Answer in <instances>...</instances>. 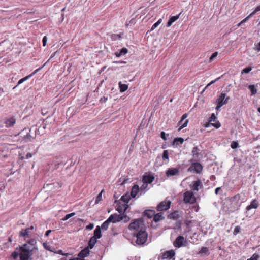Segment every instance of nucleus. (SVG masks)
<instances>
[{
    "label": "nucleus",
    "instance_id": "nucleus-1",
    "mask_svg": "<svg viewBox=\"0 0 260 260\" xmlns=\"http://www.w3.org/2000/svg\"><path fill=\"white\" fill-rule=\"evenodd\" d=\"M37 242L35 239L29 240L25 244L19 246L20 260L31 259L34 254H38V249L36 246Z\"/></svg>",
    "mask_w": 260,
    "mask_h": 260
},
{
    "label": "nucleus",
    "instance_id": "nucleus-2",
    "mask_svg": "<svg viewBox=\"0 0 260 260\" xmlns=\"http://www.w3.org/2000/svg\"><path fill=\"white\" fill-rule=\"evenodd\" d=\"M128 229L131 231L135 230L138 232H139V230L141 229H144V220L142 218H139L135 220L133 222L129 224Z\"/></svg>",
    "mask_w": 260,
    "mask_h": 260
},
{
    "label": "nucleus",
    "instance_id": "nucleus-3",
    "mask_svg": "<svg viewBox=\"0 0 260 260\" xmlns=\"http://www.w3.org/2000/svg\"><path fill=\"white\" fill-rule=\"evenodd\" d=\"M148 235L145 230L141 229L136 234V243L139 245H142L144 244L147 240Z\"/></svg>",
    "mask_w": 260,
    "mask_h": 260
},
{
    "label": "nucleus",
    "instance_id": "nucleus-4",
    "mask_svg": "<svg viewBox=\"0 0 260 260\" xmlns=\"http://www.w3.org/2000/svg\"><path fill=\"white\" fill-rule=\"evenodd\" d=\"M183 201L185 203L193 204L196 202V198L192 191H186L183 194Z\"/></svg>",
    "mask_w": 260,
    "mask_h": 260
},
{
    "label": "nucleus",
    "instance_id": "nucleus-5",
    "mask_svg": "<svg viewBox=\"0 0 260 260\" xmlns=\"http://www.w3.org/2000/svg\"><path fill=\"white\" fill-rule=\"evenodd\" d=\"M16 122V118L14 116H10L5 118L4 119L3 124L0 123V127L5 126L6 128H10L13 127Z\"/></svg>",
    "mask_w": 260,
    "mask_h": 260
},
{
    "label": "nucleus",
    "instance_id": "nucleus-6",
    "mask_svg": "<svg viewBox=\"0 0 260 260\" xmlns=\"http://www.w3.org/2000/svg\"><path fill=\"white\" fill-rule=\"evenodd\" d=\"M190 166L188 168V172H193L197 174L201 173L203 170L202 165L199 162L192 161Z\"/></svg>",
    "mask_w": 260,
    "mask_h": 260
},
{
    "label": "nucleus",
    "instance_id": "nucleus-7",
    "mask_svg": "<svg viewBox=\"0 0 260 260\" xmlns=\"http://www.w3.org/2000/svg\"><path fill=\"white\" fill-rule=\"evenodd\" d=\"M171 202L170 200H164L161 201L156 207L158 211H166L170 207Z\"/></svg>",
    "mask_w": 260,
    "mask_h": 260
},
{
    "label": "nucleus",
    "instance_id": "nucleus-8",
    "mask_svg": "<svg viewBox=\"0 0 260 260\" xmlns=\"http://www.w3.org/2000/svg\"><path fill=\"white\" fill-rule=\"evenodd\" d=\"M225 93L222 92L220 95L219 97L218 98L217 100V105L216 106V109H218L223 105L226 104L228 103V101L229 99V97H226Z\"/></svg>",
    "mask_w": 260,
    "mask_h": 260
},
{
    "label": "nucleus",
    "instance_id": "nucleus-9",
    "mask_svg": "<svg viewBox=\"0 0 260 260\" xmlns=\"http://www.w3.org/2000/svg\"><path fill=\"white\" fill-rule=\"evenodd\" d=\"M34 229V226L31 225L30 226H29L27 228L22 229L19 232V236L23 237L25 239L26 238L30 237Z\"/></svg>",
    "mask_w": 260,
    "mask_h": 260
},
{
    "label": "nucleus",
    "instance_id": "nucleus-10",
    "mask_svg": "<svg viewBox=\"0 0 260 260\" xmlns=\"http://www.w3.org/2000/svg\"><path fill=\"white\" fill-rule=\"evenodd\" d=\"M190 187L192 190L198 191L200 189L203 188V185L202 184L201 181L199 179L193 181L192 185H191Z\"/></svg>",
    "mask_w": 260,
    "mask_h": 260
},
{
    "label": "nucleus",
    "instance_id": "nucleus-11",
    "mask_svg": "<svg viewBox=\"0 0 260 260\" xmlns=\"http://www.w3.org/2000/svg\"><path fill=\"white\" fill-rule=\"evenodd\" d=\"M184 237L182 236H178L173 242V245L177 248H180L183 245Z\"/></svg>",
    "mask_w": 260,
    "mask_h": 260
},
{
    "label": "nucleus",
    "instance_id": "nucleus-12",
    "mask_svg": "<svg viewBox=\"0 0 260 260\" xmlns=\"http://www.w3.org/2000/svg\"><path fill=\"white\" fill-rule=\"evenodd\" d=\"M175 255V252L174 250H170L166 251L162 254V259H171Z\"/></svg>",
    "mask_w": 260,
    "mask_h": 260
},
{
    "label": "nucleus",
    "instance_id": "nucleus-13",
    "mask_svg": "<svg viewBox=\"0 0 260 260\" xmlns=\"http://www.w3.org/2000/svg\"><path fill=\"white\" fill-rule=\"evenodd\" d=\"M191 153L193 156V158L190 160V161H196L198 160L199 156V149L197 146H195L193 148Z\"/></svg>",
    "mask_w": 260,
    "mask_h": 260
},
{
    "label": "nucleus",
    "instance_id": "nucleus-14",
    "mask_svg": "<svg viewBox=\"0 0 260 260\" xmlns=\"http://www.w3.org/2000/svg\"><path fill=\"white\" fill-rule=\"evenodd\" d=\"M179 169L177 168H170L166 171V174L167 177L178 175Z\"/></svg>",
    "mask_w": 260,
    "mask_h": 260
},
{
    "label": "nucleus",
    "instance_id": "nucleus-15",
    "mask_svg": "<svg viewBox=\"0 0 260 260\" xmlns=\"http://www.w3.org/2000/svg\"><path fill=\"white\" fill-rule=\"evenodd\" d=\"M188 116V114L187 113L184 114L181 118V120L179 121V125L181 124V126L179 127V131L182 129V128L187 126L188 120H186L183 123H182L183 120Z\"/></svg>",
    "mask_w": 260,
    "mask_h": 260
},
{
    "label": "nucleus",
    "instance_id": "nucleus-16",
    "mask_svg": "<svg viewBox=\"0 0 260 260\" xmlns=\"http://www.w3.org/2000/svg\"><path fill=\"white\" fill-rule=\"evenodd\" d=\"M258 206L259 204L258 201L256 199H254L251 202L250 205L246 207V209L247 211H249L252 209L257 208L258 207Z\"/></svg>",
    "mask_w": 260,
    "mask_h": 260
},
{
    "label": "nucleus",
    "instance_id": "nucleus-17",
    "mask_svg": "<svg viewBox=\"0 0 260 260\" xmlns=\"http://www.w3.org/2000/svg\"><path fill=\"white\" fill-rule=\"evenodd\" d=\"M89 248L88 247L85 248L84 249L82 250L78 254V256L80 258H84V257L88 256L89 254Z\"/></svg>",
    "mask_w": 260,
    "mask_h": 260
},
{
    "label": "nucleus",
    "instance_id": "nucleus-18",
    "mask_svg": "<svg viewBox=\"0 0 260 260\" xmlns=\"http://www.w3.org/2000/svg\"><path fill=\"white\" fill-rule=\"evenodd\" d=\"M155 211L154 210H145L143 212V215L148 218H151L155 215Z\"/></svg>",
    "mask_w": 260,
    "mask_h": 260
},
{
    "label": "nucleus",
    "instance_id": "nucleus-19",
    "mask_svg": "<svg viewBox=\"0 0 260 260\" xmlns=\"http://www.w3.org/2000/svg\"><path fill=\"white\" fill-rule=\"evenodd\" d=\"M181 13H182V12H180L178 15H177L176 16H171L170 19H169V21L167 22V27L171 26L173 22H174L177 19H179V18L180 15L181 14Z\"/></svg>",
    "mask_w": 260,
    "mask_h": 260
},
{
    "label": "nucleus",
    "instance_id": "nucleus-20",
    "mask_svg": "<svg viewBox=\"0 0 260 260\" xmlns=\"http://www.w3.org/2000/svg\"><path fill=\"white\" fill-rule=\"evenodd\" d=\"M154 180V177L152 175H144L143 177V183H146L147 184L151 183Z\"/></svg>",
    "mask_w": 260,
    "mask_h": 260
},
{
    "label": "nucleus",
    "instance_id": "nucleus-21",
    "mask_svg": "<svg viewBox=\"0 0 260 260\" xmlns=\"http://www.w3.org/2000/svg\"><path fill=\"white\" fill-rule=\"evenodd\" d=\"M128 207V205L126 204H122L121 205H119L117 206L116 208V210L120 214H123L125 213Z\"/></svg>",
    "mask_w": 260,
    "mask_h": 260
},
{
    "label": "nucleus",
    "instance_id": "nucleus-22",
    "mask_svg": "<svg viewBox=\"0 0 260 260\" xmlns=\"http://www.w3.org/2000/svg\"><path fill=\"white\" fill-rule=\"evenodd\" d=\"M140 188L138 185H134L131 190V195L132 198H134L137 195L139 191Z\"/></svg>",
    "mask_w": 260,
    "mask_h": 260
},
{
    "label": "nucleus",
    "instance_id": "nucleus-23",
    "mask_svg": "<svg viewBox=\"0 0 260 260\" xmlns=\"http://www.w3.org/2000/svg\"><path fill=\"white\" fill-rule=\"evenodd\" d=\"M112 216H109V217L104 221L101 225V229H102L103 230H107L109 227V223L111 222V220L112 219Z\"/></svg>",
    "mask_w": 260,
    "mask_h": 260
},
{
    "label": "nucleus",
    "instance_id": "nucleus-24",
    "mask_svg": "<svg viewBox=\"0 0 260 260\" xmlns=\"http://www.w3.org/2000/svg\"><path fill=\"white\" fill-rule=\"evenodd\" d=\"M110 216H112V219L111 220V222L116 223L117 222H119L122 220V218L120 215L114 214H112Z\"/></svg>",
    "mask_w": 260,
    "mask_h": 260
},
{
    "label": "nucleus",
    "instance_id": "nucleus-25",
    "mask_svg": "<svg viewBox=\"0 0 260 260\" xmlns=\"http://www.w3.org/2000/svg\"><path fill=\"white\" fill-rule=\"evenodd\" d=\"M179 217L178 211H175L168 215V218L172 220H177Z\"/></svg>",
    "mask_w": 260,
    "mask_h": 260
},
{
    "label": "nucleus",
    "instance_id": "nucleus-26",
    "mask_svg": "<svg viewBox=\"0 0 260 260\" xmlns=\"http://www.w3.org/2000/svg\"><path fill=\"white\" fill-rule=\"evenodd\" d=\"M164 219V217L163 216V213L162 212H159L157 214L155 213V215L153 216V221L155 222H157Z\"/></svg>",
    "mask_w": 260,
    "mask_h": 260
},
{
    "label": "nucleus",
    "instance_id": "nucleus-27",
    "mask_svg": "<svg viewBox=\"0 0 260 260\" xmlns=\"http://www.w3.org/2000/svg\"><path fill=\"white\" fill-rule=\"evenodd\" d=\"M96 239H99L102 237L101 229L100 226H97L94 231V235L93 236Z\"/></svg>",
    "mask_w": 260,
    "mask_h": 260
},
{
    "label": "nucleus",
    "instance_id": "nucleus-28",
    "mask_svg": "<svg viewBox=\"0 0 260 260\" xmlns=\"http://www.w3.org/2000/svg\"><path fill=\"white\" fill-rule=\"evenodd\" d=\"M38 71V70H36L33 73H32L31 74L28 75V76H27L26 77H25L24 78H23L22 79H21L20 80H19L18 82V84L17 85L15 86L13 89H15L17 86H18L19 85L21 84V83H22L23 82L25 81L26 80H27V79H28L30 77H31L33 75H34L36 73H37V72Z\"/></svg>",
    "mask_w": 260,
    "mask_h": 260
},
{
    "label": "nucleus",
    "instance_id": "nucleus-29",
    "mask_svg": "<svg viewBox=\"0 0 260 260\" xmlns=\"http://www.w3.org/2000/svg\"><path fill=\"white\" fill-rule=\"evenodd\" d=\"M97 242V239L95 237H92L90 238L89 242H88V248L90 249H92Z\"/></svg>",
    "mask_w": 260,
    "mask_h": 260
},
{
    "label": "nucleus",
    "instance_id": "nucleus-30",
    "mask_svg": "<svg viewBox=\"0 0 260 260\" xmlns=\"http://www.w3.org/2000/svg\"><path fill=\"white\" fill-rule=\"evenodd\" d=\"M128 52V50L126 48H122L119 52H115V54L116 57H120L122 55H125Z\"/></svg>",
    "mask_w": 260,
    "mask_h": 260
},
{
    "label": "nucleus",
    "instance_id": "nucleus-31",
    "mask_svg": "<svg viewBox=\"0 0 260 260\" xmlns=\"http://www.w3.org/2000/svg\"><path fill=\"white\" fill-rule=\"evenodd\" d=\"M184 142V139L182 138H176L174 139L173 143V145L176 146H179L180 145L182 144Z\"/></svg>",
    "mask_w": 260,
    "mask_h": 260
},
{
    "label": "nucleus",
    "instance_id": "nucleus-32",
    "mask_svg": "<svg viewBox=\"0 0 260 260\" xmlns=\"http://www.w3.org/2000/svg\"><path fill=\"white\" fill-rule=\"evenodd\" d=\"M120 91L121 92H123L125 91L128 89V85L125 84H122L121 82H119L118 83Z\"/></svg>",
    "mask_w": 260,
    "mask_h": 260
},
{
    "label": "nucleus",
    "instance_id": "nucleus-33",
    "mask_svg": "<svg viewBox=\"0 0 260 260\" xmlns=\"http://www.w3.org/2000/svg\"><path fill=\"white\" fill-rule=\"evenodd\" d=\"M216 120V116H215V114H212L210 117V121L206 123V124L205 125V127H207L209 126L210 125V123L211 122H215Z\"/></svg>",
    "mask_w": 260,
    "mask_h": 260
},
{
    "label": "nucleus",
    "instance_id": "nucleus-34",
    "mask_svg": "<svg viewBox=\"0 0 260 260\" xmlns=\"http://www.w3.org/2000/svg\"><path fill=\"white\" fill-rule=\"evenodd\" d=\"M249 89L251 92V95H254L257 93V90L254 85H250L248 86Z\"/></svg>",
    "mask_w": 260,
    "mask_h": 260
},
{
    "label": "nucleus",
    "instance_id": "nucleus-35",
    "mask_svg": "<svg viewBox=\"0 0 260 260\" xmlns=\"http://www.w3.org/2000/svg\"><path fill=\"white\" fill-rule=\"evenodd\" d=\"M162 159L164 161L169 159V153L167 150H164L163 152Z\"/></svg>",
    "mask_w": 260,
    "mask_h": 260
},
{
    "label": "nucleus",
    "instance_id": "nucleus-36",
    "mask_svg": "<svg viewBox=\"0 0 260 260\" xmlns=\"http://www.w3.org/2000/svg\"><path fill=\"white\" fill-rule=\"evenodd\" d=\"M75 215V212H72L71 213L68 214L66 215V216L62 219V220H63V221L67 220L70 218L73 217Z\"/></svg>",
    "mask_w": 260,
    "mask_h": 260
},
{
    "label": "nucleus",
    "instance_id": "nucleus-37",
    "mask_svg": "<svg viewBox=\"0 0 260 260\" xmlns=\"http://www.w3.org/2000/svg\"><path fill=\"white\" fill-rule=\"evenodd\" d=\"M104 191V190H102V191L96 197L95 203L98 204L99 202L102 200V193Z\"/></svg>",
    "mask_w": 260,
    "mask_h": 260
},
{
    "label": "nucleus",
    "instance_id": "nucleus-38",
    "mask_svg": "<svg viewBox=\"0 0 260 260\" xmlns=\"http://www.w3.org/2000/svg\"><path fill=\"white\" fill-rule=\"evenodd\" d=\"M18 251H15L12 253V256L14 259H16L18 255L20 256V252L19 251V247L16 248Z\"/></svg>",
    "mask_w": 260,
    "mask_h": 260
},
{
    "label": "nucleus",
    "instance_id": "nucleus-39",
    "mask_svg": "<svg viewBox=\"0 0 260 260\" xmlns=\"http://www.w3.org/2000/svg\"><path fill=\"white\" fill-rule=\"evenodd\" d=\"M162 22V19H159L156 23H155L151 27V30H153L155 29Z\"/></svg>",
    "mask_w": 260,
    "mask_h": 260
},
{
    "label": "nucleus",
    "instance_id": "nucleus-40",
    "mask_svg": "<svg viewBox=\"0 0 260 260\" xmlns=\"http://www.w3.org/2000/svg\"><path fill=\"white\" fill-rule=\"evenodd\" d=\"M120 216L122 218V221H123L124 222H127L130 220V218L124 213L120 214Z\"/></svg>",
    "mask_w": 260,
    "mask_h": 260
},
{
    "label": "nucleus",
    "instance_id": "nucleus-41",
    "mask_svg": "<svg viewBox=\"0 0 260 260\" xmlns=\"http://www.w3.org/2000/svg\"><path fill=\"white\" fill-rule=\"evenodd\" d=\"M252 70V68L250 67L245 68L243 69L241 72L242 74L243 73H248L249 72H250Z\"/></svg>",
    "mask_w": 260,
    "mask_h": 260
},
{
    "label": "nucleus",
    "instance_id": "nucleus-42",
    "mask_svg": "<svg viewBox=\"0 0 260 260\" xmlns=\"http://www.w3.org/2000/svg\"><path fill=\"white\" fill-rule=\"evenodd\" d=\"M240 227L239 226H237L235 228L233 231V235H236L240 232Z\"/></svg>",
    "mask_w": 260,
    "mask_h": 260
},
{
    "label": "nucleus",
    "instance_id": "nucleus-43",
    "mask_svg": "<svg viewBox=\"0 0 260 260\" xmlns=\"http://www.w3.org/2000/svg\"><path fill=\"white\" fill-rule=\"evenodd\" d=\"M232 149H236L238 147V143L236 141H233L231 144Z\"/></svg>",
    "mask_w": 260,
    "mask_h": 260
},
{
    "label": "nucleus",
    "instance_id": "nucleus-44",
    "mask_svg": "<svg viewBox=\"0 0 260 260\" xmlns=\"http://www.w3.org/2000/svg\"><path fill=\"white\" fill-rule=\"evenodd\" d=\"M259 257V256L255 253L250 258L247 259V260H257Z\"/></svg>",
    "mask_w": 260,
    "mask_h": 260
},
{
    "label": "nucleus",
    "instance_id": "nucleus-45",
    "mask_svg": "<svg viewBox=\"0 0 260 260\" xmlns=\"http://www.w3.org/2000/svg\"><path fill=\"white\" fill-rule=\"evenodd\" d=\"M208 252V248L205 247H202L200 253H207Z\"/></svg>",
    "mask_w": 260,
    "mask_h": 260
},
{
    "label": "nucleus",
    "instance_id": "nucleus-46",
    "mask_svg": "<svg viewBox=\"0 0 260 260\" xmlns=\"http://www.w3.org/2000/svg\"><path fill=\"white\" fill-rule=\"evenodd\" d=\"M218 55L217 52H214L209 58L210 62H211Z\"/></svg>",
    "mask_w": 260,
    "mask_h": 260
},
{
    "label": "nucleus",
    "instance_id": "nucleus-47",
    "mask_svg": "<svg viewBox=\"0 0 260 260\" xmlns=\"http://www.w3.org/2000/svg\"><path fill=\"white\" fill-rule=\"evenodd\" d=\"M253 15H251V14L246 17L245 19H244L240 23L238 24V26H240L242 23H243L245 22H246L251 16Z\"/></svg>",
    "mask_w": 260,
    "mask_h": 260
},
{
    "label": "nucleus",
    "instance_id": "nucleus-48",
    "mask_svg": "<svg viewBox=\"0 0 260 260\" xmlns=\"http://www.w3.org/2000/svg\"><path fill=\"white\" fill-rule=\"evenodd\" d=\"M212 125L215 127L216 128H218L220 127L221 124L219 121H217L215 123H211Z\"/></svg>",
    "mask_w": 260,
    "mask_h": 260
},
{
    "label": "nucleus",
    "instance_id": "nucleus-49",
    "mask_svg": "<svg viewBox=\"0 0 260 260\" xmlns=\"http://www.w3.org/2000/svg\"><path fill=\"white\" fill-rule=\"evenodd\" d=\"M260 11V5L256 7L255 9L251 13V15H254L257 12Z\"/></svg>",
    "mask_w": 260,
    "mask_h": 260
},
{
    "label": "nucleus",
    "instance_id": "nucleus-50",
    "mask_svg": "<svg viewBox=\"0 0 260 260\" xmlns=\"http://www.w3.org/2000/svg\"><path fill=\"white\" fill-rule=\"evenodd\" d=\"M108 100V98L106 96H103L100 100L101 103H106Z\"/></svg>",
    "mask_w": 260,
    "mask_h": 260
},
{
    "label": "nucleus",
    "instance_id": "nucleus-51",
    "mask_svg": "<svg viewBox=\"0 0 260 260\" xmlns=\"http://www.w3.org/2000/svg\"><path fill=\"white\" fill-rule=\"evenodd\" d=\"M147 186H148V184H147L146 183H143V185L140 187V189L141 190H144L147 188Z\"/></svg>",
    "mask_w": 260,
    "mask_h": 260
},
{
    "label": "nucleus",
    "instance_id": "nucleus-52",
    "mask_svg": "<svg viewBox=\"0 0 260 260\" xmlns=\"http://www.w3.org/2000/svg\"><path fill=\"white\" fill-rule=\"evenodd\" d=\"M47 41V38L46 36H44L43 38L42 43H43V46H45L46 45Z\"/></svg>",
    "mask_w": 260,
    "mask_h": 260
},
{
    "label": "nucleus",
    "instance_id": "nucleus-53",
    "mask_svg": "<svg viewBox=\"0 0 260 260\" xmlns=\"http://www.w3.org/2000/svg\"><path fill=\"white\" fill-rule=\"evenodd\" d=\"M160 136H161V138L163 140H167L166 135V133L164 132H162L161 133Z\"/></svg>",
    "mask_w": 260,
    "mask_h": 260
},
{
    "label": "nucleus",
    "instance_id": "nucleus-54",
    "mask_svg": "<svg viewBox=\"0 0 260 260\" xmlns=\"http://www.w3.org/2000/svg\"><path fill=\"white\" fill-rule=\"evenodd\" d=\"M219 79H220V77L217 78L216 79H215L214 80L212 81L209 84H208V85H207L206 87H207L210 86L211 85H212V84L214 83L215 82L218 81Z\"/></svg>",
    "mask_w": 260,
    "mask_h": 260
},
{
    "label": "nucleus",
    "instance_id": "nucleus-55",
    "mask_svg": "<svg viewBox=\"0 0 260 260\" xmlns=\"http://www.w3.org/2000/svg\"><path fill=\"white\" fill-rule=\"evenodd\" d=\"M94 227V224L90 223L86 226V229L87 230H92Z\"/></svg>",
    "mask_w": 260,
    "mask_h": 260
},
{
    "label": "nucleus",
    "instance_id": "nucleus-56",
    "mask_svg": "<svg viewBox=\"0 0 260 260\" xmlns=\"http://www.w3.org/2000/svg\"><path fill=\"white\" fill-rule=\"evenodd\" d=\"M176 226H177V228L178 229H181V224H182V221H178L176 223Z\"/></svg>",
    "mask_w": 260,
    "mask_h": 260
},
{
    "label": "nucleus",
    "instance_id": "nucleus-57",
    "mask_svg": "<svg viewBox=\"0 0 260 260\" xmlns=\"http://www.w3.org/2000/svg\"><path fill=\"white\" fill-rule=\"evenodd\" d=\"M121 200L125 203H128V202L129 201V199H128L127 198H126V197L124 196L121 197Z\"/></svg>",
    "mask_w": 260,
    "mask_h": 260
},
{
    "label": "nucleus",
    "instance_id": "nucleus-58",
    "mask_svg": "<svg viewBox=\"0 0 260 260\" xmlns=\"http://www.w3.org/2000/svg\"><path fill=\"white\" fill-rule=\"evenodd\" d=\"M118 35H116L115 34H113L111 36V39L112 40H116L117 39V37Z\"/></svg>",
    "mask_w": 260,
    "mask_h": 260
},
{
    "label": "nucleus",
    "instance_id": "nucleus-59",
    "mask_svg": "<svg viewBox=\"0 0 260 260\" xmlns=\"http://www.w3.org/2000/svg\"><path fill=\"white\" fill-rule=\"evenodd\" d=\"M32 155L31 153H28L26 155V159H29L30 158H31L32 157Z\"/></svg>",
    "mask_w": 260,
    "mask_h": 260
},
{
    "label": "nucleus",
    "instance_id": "nucleus-60",
    "mask_svg": "<svg viewBox=\"0 0 260 260\" xmlns=\"http://www.w3.org/2000/svg\"><path fill=\"white\" fill-rule=\"evenodd\" d=\"M256 51L259 52L260 51V42L257 44V45L256 46Z\"/></svg>",
    "mask_w": 260,
    "mask_h": 260
},
{
    "label": "nucleus",
    "instance_id": "nucleus-61",
    "mask_svg": "<svg viewBox=\"0 0 260 260\" xmlns=\"http://www.w3.org/2000/svg\"><path fill=\"white\" fill-rule=\"evenodd\" d=\"M220 187H217L215 189V193L216 194H218V191L220 190Z\"/></svg>",
    "mask_w": 260,
    "mask_h": 260
},
{
    "label": "nucleus",
    "instance_id": "nucleus-62",
    "mask_svg": "<svg viewBox=\"0 0 260 260\" xmlns=\"http://www.w3.org/2000/svg\"><path fill=\"white\" fill-rule=\"evenodd\" d=\"M51 232V230H49L46 232L45 236H49V234Z\"/></svg>",
    "mask_w": 260,
    "mask_h": 260
},
{
    "label": "nucleus",
    "instance_id": "nucleus-63",
    "mask_svg": "<svg viewBox=\"0 0 260 260\" xmlns=\"http://www.w3.org/2000/svg\"><path fill=\"white\" fill-rule=\"evenodd\" d=\"M70 260H83V259L80 258V257H75L71 258Z\"/></svg>",
    "mask_w": 260,
    "mask_h": 260
},
{
    "label": "nucleus",
    "instance_id": "nucleus-64",
    "mask_svg": "<svg viewBox=\"0 0 260 260\" xmlns=\"http://www.w3.org/2000/svg\"><path fill=\"white\" fill-rule=\"evenodd\" d=\"M58 253L60 254H61V255H67L68 254H64L63 252H62V251L61 250H59L58 252Z\"/></svg>",
    "mask_w": 260,
    "mask_h": 260
}]
</instances>
